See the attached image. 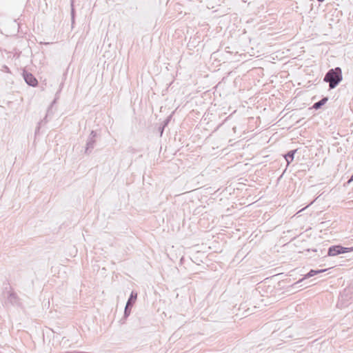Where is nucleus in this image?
<instances>
[{
  "mask_svg": "<svg viewBox=\"0 0 353 353\" xmlns=\"http://www.w3.org/2000/svg\"><path fill=\"white\" fill-rule=\"evenodd\" d=\"M342 79L341 69L336 68L328 71L324 77V81L328 82L330 88L333 89L342 81Z\"/></svg>",
  "mask_w": 353,
  "mask_h": 353,
  "instance_id": "nucleus-1",
  "label": "nucleus"
},
{
  "mask_svg": "<svg viewBox=\"0 0 353 353\" xmlns=\"http://www.w3.org/2000/svg\"><path fill=\"white\" fill-rule=\"evenodd\" d=\"M325 270H318V271H316V270H310L306 275V277H311V276H314L315 274H318V273H321V272H325Z\"/></svg>",
  "mask_w": 353,
  "mask_h": 353,
  "instance_id": "nucleus-5",
  "label": "nucleus"
},
{
  "mask_svg": "<svg viewBox=\"0 0 353 353\" xmlns=\"http://www.w3.org/2000/svg\"><path fill=\"white\" fill-rule=\"evenodd\" d=\"M293 156H294V153L293 152H292L291 154L288 153V155H287V157H290L292 159H293Z\"/></svg>",
  "mask_w": 353,
  "mask_h": 353,
  "instance_id": "nucleus-7",
  "label": "nucleus"
},
{
  "mask_svg": "<svg viewBox=\"0 0 353 353\" xmlns=\"http://www.w3.org/2000/svg\"><path fill=\"white\" fill-rule=\"evenodd\" d=\"M352 180H353V174H352V176L350 181H352Z\"/></svg>",
  "mask_w": 353,
  "mask_h": 353,
  "instance_id": "nucleus-8",
  "label": "nucleus"
},
{
  "mask_svg": "<svg viewBox=\"0 0 353 353\" xmlns=\"http://www.w3.org/2000/svg\"><path fill=\"white\" fill-rule=\"evenodd\" d=\"M327 101V98H323L321 101H319L317 103H315L313 105V108L314 109H319L323 105H324L326 101Z\"/></svg>",
  "mask_w": 353,
  "mask_h": 353,
  "instance_id": "nucleus-4",
  "label": "nucleus"
},
{
  "mask_svg": "<svg viewBox=\"0 0 353 353\" xmlns=\"http://www.w3.org/2000/svg\"><path fill=\"white\" fill-rule=\"evenodd\" d=\"M353 251V248H344L341 245L332 246L328 250V255L330 256H336L339 254Z\"/></svg>",
  "mask_w": 353,
  "mask_h": 353,
  "instance_id": "nucleus-2",
  "label": "nucleus"
},
{
  "mask_svg": "<svg viewBox=\"0 0 353 353\" xmlns=\"http://www.w3.org/2000/svg\"><path fill=\"white\" fill-rule=\"evenodd\" d=\"M137 299V294H134V296L133 295V294H131V297L130 299H129L128 301V303L132 301H134L135 299Z\"/></svg>",
  "mask_w": 353,
  "mask_h": 353,
  "instance_id": "nucleus-6",
  "label": "nucleus"
},
{
  "mask_svg": "<svg viewBox=\"0 0 353 353\" xmlns=\"http://www.w3.org/2000/svg\"><path fill=\"white\" fill-rule=\"evenodd\" d=\"M24 79L26 82L31 86L34 87L38 83L37 79L30 73H24Z\"/></svg>",
  "mask_w": 353,
  "mask_h": 353,
  "instance_id": "nucleus-3",
  "label": "nucleus"
}]
</instances>
